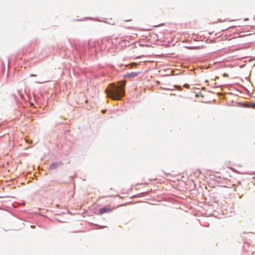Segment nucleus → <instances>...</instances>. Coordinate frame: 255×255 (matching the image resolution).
<instances>
[{
    "instance_id": "7ed1b4c3",
    "label": "nucleus",
    "mask_w": 255,
    "mask_h": 255,
    "mask_svg": "<svg viewBox=\"0 0 255 255\" xmlns=\"http://www.w3.org/2000/svg\"><path fill=\"white\" fill-rule=\"evenodd\" d=\"M139 72H131V73H127V74L125 75V77H126V78H134V77H137L138 76V75L139 74Z\"/></svg>"
},
{
    "instance_id": "20e7f679",
    "label": "nucleus",
    "mask_w": 255,
    "mask_h": 255,
    "mask_svg": "<svg viewBox=\"0 0 255 255\" xmlns=\"http://www.w3.org/2000/svg\"><path fill=\"white\" fill-rule=\"evenodd\" d=\"M58 165V163H53L52 164H51L49 167V168L50 169H55L57 167Z\"/></svg>"
},
{
    "instance_id": "1a4fd4ad",
    "label": "nucleus",
    "mask_w": 255,
    "mask_h": 255,
    "mask_svg": "<svg viewBox=\"0 0 255 255\" xmlns=\"http://www.w3.org/2000/svg\"><path fill=\"white\" fill-rule=\"evenodd\" d=\"M223 76H224V77H227V76H228V74L226 73H224Z\"/></svg>"
},
{
    "instance_id": "0eeeda50",
    "label": "nucleus",
    "mask_w": 255,
    "mask_h": 255,
    "mask_svg": "<svg viewBox=\"0 0 255 255\" xmlns=\"http://www.w3.org/2000/svg\"><path fill=\"white\" fill-rule=\"evenodd\" d=\"M176 88H177L178 90H181L182 89L181 87L179 86H176L175 85L174 86Z\"/></svg>"
},
{
    "instance_id": "f03ea898",
    "label": "nucleus",
    "mask_w": 255,
    "mask_h": 255,
    "mask_svg": "<svg viewBox=\"0 0 255 255\" xmlns=\"http://www.w3.org/2000/svg\"><path fill=\"white\" fill-rule=\"evenodd\" d=\"M112 211V209L109 207H105L99 209V213L100 215L106 213H109Z\"/></svg>"
},
{
    "instance_id": "9d476101",
    "label": "nucleus",
    "mask_w": 255,
    "mask_h": 255,
    "mask_svg": "<svg viewBox=\"0 0 255 255\" xmlns=\"http://www.w3.org/2000/svg\"><path fill=\"white\" fill-rule=\"evenodd\" d=\"M31 76H35V75H31Z\"/></svg>"
},
{
    "instance_id": "f257e3e1",
    "label": "nucleus",
    "mask_w": 255,
    "mask_h": 255,
    "mask_svg": "<svg viewBox=\"0 0 255 255\" xmlns=\"http://www.w3.org/2000/svg\"><path fill=\"white\" fill-rule=\"evenodd\" d=\"M119 83L120 86L115 85L114 84H110L105 91L108 96L115 100H120L125 95L126 81H122Z\"/></svg>"
},
{
    "instance_id": "6e6552de",
    "label": "nucleus",
    "mask_w": 255,
    "mask_h": 255,
    "mask_svg": "<svg viewBox=\"0 0 255 255\" xmlns=\"http://www.w3.org/2000/svg\"><path fill=\"white\" fill-rule=\"evenodd\" d=\"M136 65V64L135 63H134V62H133V63L130 64L131 66Z\"/></svg>"
},
{
    "instance_id": "423d86ee",
    "label": "nucleus",
    "mask_w": 255,
    "mask_h": 255,
    "mask_svg": "<svg viewBox=\"0 0 255 255\" xmlns=\"http://www.w3.org/2000/svg\"><path fill=\"white\" fill-rule=\"evenodd\" d=\"M183 87L186 88H187V89H189L190 88V86H189V85L188 84H185L183 85Z\"/></svg>"
},
{
    "instance_id": "39448f33",
    "label": "nucleus",
    "mask_w": 255,
    "mask_h": 255,
    "mask_svg": "<svg viewBox=\"0 0 255 255\" xmlns=\"http://www.w3.org/2000/svg\"><path fill=\"white\" fill-rule=\"evenodd\" d=\"M248 107L255 109V103H250L248 104Z\"/></svg>"
}]
</instances>
